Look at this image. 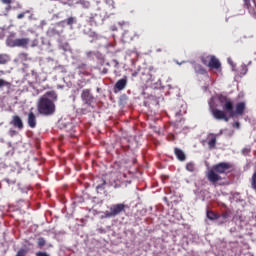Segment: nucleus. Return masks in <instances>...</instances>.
<instances>
[{"label":"nucleus","instance_id":"obj_1","mask_svg":"<svg viewBox=\"0 0 256 256\" xmlns=\"http://www.w3.org/2000/svg\"><path fill=\"white\" fill-rule=\"evenodd\" d=\"M217 99L223 110L217 109L210 104V113L216 121H225L227 123L229 118L237 117V115H243V113H245V102H239L235 106L233 99L223 94H218Z\"/></svg>","mask_w":256,"mask_h":256},{"label":"nucleus","instance_id":"obj_2","mask_svg":"<svg viewBox=\"0 0 256 256\" xmlns=\"http://www.w3.org/2000/svg\"><path fill=\"white\" fill-rule=\"evenodd\" d=\"M229 169H233V164L229 162H220L212 166V169L208 170L206 177L210 183H217L222 181L221 175L227 173Z\"/></svg>","mask_w":256,"mask_h":256},{"label":"nucleus","instance_id":"obj_3","mask_svg":"<svg viewBox=\"0 0 256 256\" xmlns=\"http://www.w3.org/2000/svg\"><path fill=\"white\" fill-rule=\"evenodd\" d=\"M55 109V102H53V100L46 97H41L38 100L37 111L39 115H43L44 117H51V115L55 113Z\"/></svg>","mask_w":256,"mask_h":256},{"label":"nucleus","instance_id":"obj_4","mask_svg":"<svg viewBox=\"0 0 256 256\" xmlns=\"http://www.w3.org/2000/svg\"><path fill=\"white\" fill-rule=\"evenodd\" d=\"M127 206L123 203L114 204L110 207V211H106L104 213L106 219H111V217H117V215H121L125 211Z\"/></svg>","mask_w":256,"mask_h":256},{"label":"nucleus","instance_id":"obj_5","mask_svg":"<svg viewBox=\"0 0 256 256\" xmlns=\"http://www.w3.org/2000/svg\"><path fill=\"white\" fill-rule=\"evenodd\" d=\"M31 40L29 38H17L9 42L10 47H22V49H27Z\"/></svg>","mask_w":256,"mask_h":256},{"label":"nucleus","instance_id":"obj_6","mask_svg":"<svg viewBox=\"0 0 256 256\" xmlns=\"http://www.w3.org/2000/svg\"><path fill=\"white\" fill-rule=\"evenodd\" d=\"M81 99L85 105H91L95 101V97L91 93L90 89H84L81 93Z\"/></svg>","mask_w":256,"mask_h":256},{"label":"nucleus","instance_id":"obj_7","mask_svg":"<svg viewBox=\"0 0 256 256\" xmlns=\"http://www.w3.org/2000/svg\"><path fill=\"white\" fill-rule=\"evenodd\" d=\"M153 71H155V69L153 67H150L148 70L144 69L141 73H142V81H144L145 83H149V81H155V78L153 77Z\"/></svg>","mask_w":256,"mask_h":256},{"label":"nucleus","instance_id":"obj_8","mask_svg":"<svg viewBox=\"0 0 256 256\" xmlns=\"http://www.w3.org/2000/svg\"><path fill=\"white\" fill-rule=\"evenodd\" d=\"M27 123L30 129H35V127H37V116L33 112V108H31L28 112Z\"/></svg>","mask_w":256,"mask_h":256},{"label":"nucleus","instance_id":"obj_9","mask_svg":"<svg viewBox=\"0 0 256 256\" xmlns=\"http://www.w3.org/2000/svg\"><path fill=\"white\" fill-rule=\"evenodd\" d=\"M10 125H13L15 129H19V131L23 130L25 127L23 124V119L19 115L12 116V120L10 121Z\"/></svg>","mask_w":256,"mask_h":256},{"label":"nucleus","instance_id":"obj_10","mask_svg":"<svg viewBox=\"0 0 256 256\" xmlns=\"http://www.w3.org/2000/svg\"><path fill=\"white\" fill-rule=\"evenodd\" d=\"M217 136L218 134H213V133H210L208 135V148L211 150L215 149L216 145H217Z\"/></svg>","mask_w":256,"mask_h":256},{"label":"nucleus","instance_id":"obj_11","mask_svg":"<svg viewBox=\"0 0 256 256\" xmlns=\"http://www.w3.org/2000/svg\"><path fill=\"white\" fill-rule=\"evenodd\" d=\"M208 67L210 69H221V62L219 61V59H217V57L212 55Z\"/></svg>","mask_w":256,"mask_h":256},{"label":"nucleus","instance_id":"obj_12","mask_svg":"<svg viewBox=\"0 0 256 256\" xmlns=\"http://www.w3.org/2000/svg\"><path fill=\"white\" fill-rule=\"evenodd\" d=\"M127 87V77L125 76L124 78L118 80L114 86V89L117 91H123Z\"/></svg>","mask_w":256,"mask_h":256},{"label":"nucleus","instance_id":"obj_13","mask_svg":"<svg viewBox=\"0 0 256 256\" xmlns=\"http://www.w3.org/2000/svg\"><path fill=\"white\" fill-rule=\"evenodd\" d=\"M174 155L175 157L178 159V161H186L187 159V155H185V152H183V150H181L180 148H174Z\"/></svg>","mask_w":256,"mask_h":256},{"label":"nucleus","instance_id":"obj_14","mask_svg":"<svg viewBox=\"0 0 256 256\" xmlns=\"http://www.w3.org/2000/svg\"><path fill=\"white\" fill-rule=\"evenodd\" d=\"M194 70L197 75H207V70L201 64H195Z\"/></svg>","mask_w":256,"mask_h":256},{"label":"nucleus","instance_id":"obj_15","mask_svg":"<svg viewBox=\"0 0 256 256\" xmlns=\"http://www.w3.org/2000/svg\"><path fill=\"white\" fill-rule=\"evenodd\" d=\"M42 97L50 99V101H57V93L55 91H48Z\"/></svg>","mask_w":256,"mask_h":256},{"label":"nucleus","instance_id":"obj_16","mask_svg":"<svg viewBox=\"0 0 256 256\" xmlns=\"http://www.w3.org/2000/svg\"><path fill=\"white\" fill-rule=\"evenodd\" d=\"M185 169L189 173H195V171H197V166L195 165V162H188L186 163Z\"/></svg>","mask_w":256,"mask_h":256},{"label":"nucleus","instance_id":"obj_17","mask_svg":"<svg viewBox=\"0 0 256 256\" xmlns=\"http://www.w3.org/2000/svg\"><path fill=\"white\" fill-rule=\"evenodd\" d=\"M206 216L208 219H210V221H215L217 219H219V217H221L219 214H216L215 212L208 210L206 213Z\"/></svg>","mask_w":256,"mask_h":256},{"label":"nucleus","instance_id":"obj_18","mask_svg":"<svg viewBox=\"0 0 256 256\" xmlns=\"http://www.w3.org/2000/svg\"><path fill=\"white\" fill-rule=\"evenodd\" d=\"M9 63V55L0 54V65H7Z\"/></svg>","mask_w":256,"mask_h":256},{"label":"nucleus","instance_id":"obj_19","mask_svg":"<svg viewBox=\"0 0 256 256\" xmlns=\"http://www.w3.org/2000/svg\"><path fill=\"white\" fill-rule=\"evenodd\" d=\"M211 57H213V55L202 56L201 61L203 65H205L206 67H209V63L211 62Z\"/></svg>","mask_w":256,"mask_h":256},{"label":"nucleus","instance_id":"obj_20","mask_svg":"<svg viewBox=\"0 0 256 256\" xmlns=\"http://www.w3.org/2000/svg\"><path fill=\"white\" fill-rule=\"evenodd\" d=\"M105 185H107V181L105 179H103L102 183H100L96 186L97 193H99V191H105Z\"/></svg>","mask_w":256,"mask_h":256},{"label":"nucleus","instance_id":"obj_21","mask_svg":"<svg viewBox=\"0 0 256 256\" xmlns=\"http://www.w3.org/2000/svg\"><path fill=\"white\" fill-rule=\"evenodd\" d=\"M46 244H47V241L45 240V238L43 237L38 238L37 245L40 249H43V247H45Z\"/></svg>","mask_w":256,"mask_h":256},{"label":"nucleus","instance_id":"obj_22","mask_svg":"<svg viewBox=\"0 0 256 256\" xmlns=\"http://www.w3.org/2000/svg\"><path fill=\"white\" fill-rule=\"evenodd\" d=\"M62 23H67L69 27H72L74 23H76L75 17H69L66 20H63Z\"/></svg>","mask_w":256,"mask_h":256},{"label":"nucleus","instance_id":"obj_23","mask_svg":"<svg viewBox=\"0 0 256 256\" xmlns=\"http://www.w3.org/2000/svg\"><path fill=\"white\" fill-rule=\"evenodd\" d=\"M27 253H28L27 249H25V248H20V249L17 251V253H16L15 256H27Z\"/></svg>","mask_w":256,"mask_h":256},{"label":"nucleus","instance_id":"obj_24","mask_svg":"<svg viewBox=\"0 0 256 256\" xmlns=\"http://www.w3.org/2000/svg\"><path fill=\"white\" fill-rule=\"evenodd\" d=\"M80 5H83L85 9H89L91 7V2L85 1V0H80Z\"/></svg>","mask_w":256,"mask_h":256},{"label":"nucleus","instance_id":"obj_25","mask_svg":"<svg viewBox=\"0 0 256 256\" xmlns=\"http://www.w3.org/2000/svg\"><path fill=\"white\" fill-rule=\"evenodd\" d=\"M114 189H119V187H121V185H123V181L117 179V180H114V184H112Z\"/></svg>","mask_w":256,"mask_h":256},{"label":"nucleus","instance_id":"obj_26","mask_svg":"<svg viewBox=\"0 0 256 256\" xmlns=\"http://www.w3.org/2000/svg\"><path fill=\"white\" fill-rule=\"evenodd\" d=\"M105 3H106L107 6H109L110 9H115V1L105 0Z\"/></svg>","mask_w":256,"mask_h":256},{"label":"nucleus","instance_id":"obj_27","mask_svg":"<svg viewBox=\"0 0 256 256\" xmlns=\"http://www.w3.org/2000/svg\"><path fill=\"white\" fill-rule=\"evenodd\" d=\"M97 14L96 15H94V16H92V17H90V25H97Z\"/></svg>","mask_w":256,"mask_h":256},{"label":"nucleus","instance_id":"obj_28","mask_svg":"<svg viewBox=\"0 0 256 256\" xmlns=\"http://www.w3.org/2000/svg\"><path fill=\"white\" fill-rule=\"evenodd\" d=\"M8 85H9V82H7L3 79H0V89L3 87H7Z\"/></svg>","mask_w":256,"mask_h":256},{"label":"nucleus","instance_id":"obj_29","mask_svg":"<svg viewBox=\"0 0 256 256\" xmlns=\"http://www.w3.org/2000/svg\"><path fill=\"white\" fill-rule=\"evenodd\" d=\"M27 13H30V11L26 10L25 12L18 14L17 19H23V17H25V15H27Z\"/></svg>","mask_w":256,"mask_h":256},{"label":"nucleus","instance_id":"obj_30","mask_svg":"<svg viewBox=\"0 0 256 256\" xmlns=\"http://www.w3.org/2000/svg\"><path fill=\"white\" fill-rule=\"evenodd\" d=\"M230 215L229 211H225L221 214V217L222 219H229Z\"/></svg>","mask_w":256,"mask_h":256},{"label":"nucleus","instance_id":"obj_31","mask_svg":"<svg viewBox=\"0 0 256 256\" xmlns=\"http://www.w3.org/2000/svg\"><path fill=\"white\" fill-rule=\"evenodd\" d=\"M19 58L22 59L23 61H27V53H20Z\"/></svg>","mask_w":256,"mask_h":256},{"label":"nucleus","instance_id":"obj_32","mask_svg":"<svg viewBox=\"0 0 256 256\" xmlns=\"http://www.w3.org/2000/svg\"><path fill=\"white\" fill-rule=\"evenodd\" d=\"M3 5H11L13 3V0H0Z\"/></svg>","mask_w":256,"mask_h":256},{"label":"nucleus","instance_id":"obj_33","mask_svg":"<svg viewBox=\"0 0 256 256\" xmlns=\"http://www.w3.org/2000/svg\"><path fill=\"white\" fill-rule=\"evenodd\" d=\"M36 256H49V254H47V252H36Z\"/></svg>","mask_w":256,"mask_h":256},{"label":"nucleus","instance_id":"obj_34","mask_svg":"<svg viewBox=\"0 0 256 256\" xmlns=\"http://www.w3.org/2000/svg\"><path fill=\"white\" fill-rule=\"evenodd\" d=\"M233 127H234L235 129H239V127H241V124H240L239 122H234V123H233Z\"/></svg>","mask_w":256,"mask_h":256},{"label":"nucleus","instance_id":"obj_35","mask_svg":"<svg viewBox=\"0 0 256 256\" xmlns=\"http://www.w3.org/2000/svg\"><path fill=\"white\" fill-rule=\"evenodd\" d=\"M11 9H13V8L11 7V4H9V5L6 6L5 11L7 13H9V11H11Z\"/></svg>","mask_w":256,"mask_h":256},{"label":"nucleus","instance_id":"obj_36","mask_svg":"<svg viewBox=\"0 0 256 256\" xmlns=\"http://www.w3.org/2000/svg\"><path fill=\"white\" fill-rule=\"evenodd\" d=\"M9 133L11 137H13V135H17V131L15 130H10Z\"/></svg>","mask_w":256,"mask_h":256},{"label":"nucleus","instance_id":"obj_37","mask_svg":"<svg viewBox=\"0 0 256 256\" xmlns=\"http://www.w3.org/2000/svg\"><path fill=\"white\" fill-rule=\"evenodd\" d=\"M107 72H108L107 68H104V69L102 70L103 75H107Z\"/></svg>","mask_w":256,"mask_h":256},{"label":"nucleus","instance_id":"obj_38","mask_svg":"<svg viewBox=\"0 0 256 256\" xmlns=\"http://www.w3.org/2000/svg\"><path fill=\"white\" fill-rule=\"evenodd\" d=\"M137 75H139V72H137V71L132 73V77H137Z\"/></svg>","mask_w":256,"mask_h":256},{"label":"nucleus","instance_id":"obj_39","mask_svg":"<svg viewBox=\"0 0 256 256\" xmlns=\"http://www.w3.org/2000/svg\"><path fill=\"white\" fill-rule=\"evenodd\" d=\"M13 9H21V4H17V6L14 7Z\"/></svg>","mask_w":256,"mask_h":256},{"label":"nucleus","instance_id":"obj_40","mask_svg":"<svg viewBox=\"0 0 256 256\" xmlns=\"http://www.w3.org/2000/svg\"><path fill=\"white\" fill-rule=\"evenodd\" d=\"M111 175H112L113 177H119V175H117V174H115V173H111Z\"/></svg>","mask_w":256,"mask_h":256},{"label":"nucleus","instance_id":"obj_41","mask_svg":"<svg viewBox=\"0 0 256 256\" xmlns=\"http://www.w3.org/2000/svg\"><path fill=\"white\" fill-rule=\"evenodd\" d=\"M83 67H85V64H82L81 66H79L80 69H83Z\"/></svg>","mask_w":256,"mask_h":256},{"label":"nucleus","instance_id":"obj_42","mask_svg":"<svg viewBox=\"0 0 256 256\" xmlns=\"http://www.w3.org/2000/svg\"><path fill=\"white\" fill-rule=\"evenodd\" d=\"M123 177H124V178H127V174H123Z\"/></svg>","mask_w":256,"mask_h":256},{"label":"nucleus","instance_id":"obj_43","mask_svg":"<svg viewBox=\"0 0 256 256\" xmlns=\"http://www.w3.org/2000/svg\"><path fill=\"white\" fill-rule=\"evenodd\" d=\"M94 37H97V34L96 33H93Z\"/></svg>","mask_w":256,"mask_h":256},{"label":"nucleus","instance_id":"obj_44","mask_svg":"<svg viewBox=\"0 0 256 256\" xmlns=\"http://www.w3.org/2000/svg\"><path fill=\"white\" fill-rule=\"evenodd\" d=\"M223 223H225V222H220V225H223Z\"/></svg>","mask_w":256,"mask_h":256}]
</instances>
